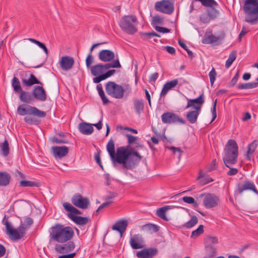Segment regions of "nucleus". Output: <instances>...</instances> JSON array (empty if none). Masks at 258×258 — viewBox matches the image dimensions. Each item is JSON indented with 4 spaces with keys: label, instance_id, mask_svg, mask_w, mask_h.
I'll list each match as a JSON object with an SVG mask.
<instances>
[{
    "label": "nucleus",
    "instance_id": "48",
    "mask_svg": "<svg viewBox=\"0 0 258 258\" xmlns=\"http://www.w3.org/2000/svg\"><path fill=\"white\" fill-rule=\"evenodd\" d=\"M204 232L203 225H200L199 227L195 230L193 231L191 233V237L192 238H196Z\"/></svg>",
    "mask_w": 258,
    "mask_h": 258
},
{
    "label": "nucleus",
    "instance_id": "32",
    "mask_svg": "<svg viewBox=\"0 0 258 258\" xmlns=\"http://www.w3.org/2000/svg\"><path fill=\"white\" fill-rule=\"evenodd\" d=\"M62 206L66 211L69 212L68 214H71L74 215L75 214L80 215L82 214V212L80 210L68 202L63 203Z\"/></svg>",
    "mask_w": 258,
    "mask_h": 258
},
{
    "label": "nucleus",
    "instance_id": "53",
    "mask_svg": "<svg viewBox=\"0 0 258 258\" xmlns=\"http://www.w3.org/2000/svg\"><path fill=\"white\" fill-rule=\"evenodd\" d=\"M216 74H217V73L216 72L215 69L214 68H213L212 70L210 72V73L209 74L210 83L212 85H213V84L215 81Z\"/></svg>",
    "mask_w": 258,
    "mask_h": 258
},
{
    "label": "nucleus",
    "instance_id": "63",
    "mask_svg": "<svg viewBox=\"0 0 258 258\" xmlns=\"http://www.w3.org/2000/svg\"><path fill=\"white\" fill-rule=\"evenodd\" d=\"M28 40L29 41H30V42H31L32 43H34L35 44L37 45L41 49L45 46V45L43 43H42V42H40V41H38V40H36L35 39H33V38H28Z\"/></svg>",
    "mask_w": 258,
    "mask_h": 258
},
{
    "label": "nucleus",
    "instance_id": "42",
    "mask_svg": "<svg viewBox=\"0 0 258 258\" xmlns=\"http://www.w3.org/2000/svg\"><path fill=\"white\" fill-rule=\"evenodd\" d=\"M236 55L237 53L236 51H232L229 54V57L225 63V67L227 69L229 68L231 66L233 61L236 59Z\"/></svg>",
    "mask_w": 258,
    "mask_h": 258
},
{
    "label": "nucleus",
    "instance_id": "22",
    "mask_svg": "<svg viewBox=\"0 0 258 258\" xmlns=\"http://www.w3.org/2000/svg\"><path fill=\"white\" fill-rule=\"evenodd\" d=\"M51 150L53 156L59 158L66 156L69 152V149L66 146H53L51 147Z\"/></svg>",
    "mask_w": 258,
    "mask_h": 258
},
{
    "label": "nucleus",
    "instance_id": "64",
    "mask_svg": "<svg viewBox=\"0 0 258 258\" xmlns=\"http://www.w3.org/2000/svg\"><path fill=\"white\" fill-rule=\"evenodd\" d=\"M28 40L29 41H30V42H31L32 43H34L35 44L37 45L41 49L45 46V45L43 43H42V42H40V41H38V40H36L35 39H33V38H28Z\"/></svg>",
    "mask_w": 258,
    "mask_h": 258
},
{
    "label": "nucleus",
    "instance_id": "15",
    "mask_svg": "<svg viewBox=\"0 0 258 258\" xmlns=\"http://www.w3.org/2000/svg\"><path fill=\"white\" fill-rule=\"evenodd\" d=\"M181 81H182V82H180V85H181L183 83H186V82L183 80L182 78L174 79L166 83L164 85L162 90L161 92L160 96H165L169 90L175 88L178 85L179 81L180 82Z\"/></svg>",
    "mask_w": 258,
    "mask_h": 258
},
{
    "label": "nucleus",
    "instance_id": "46",
    "mask_svg": "<svg viewBox=\"0 0 258 258\" xmlns=\"http://www.w3.org/2000/svg\"><path fill=\"white\" fill-rule=\"evenodd\" d=\"M198 221V220L197 217L196 216H194L191 217V219L187 222L185 223L183 226L187 228H190L194 226L196 224H197Z\"/></svg>",
    "mask_w": 258,
    "mask_h": 258
},
{
    "label": "nucleus",
    "instance_id": "31",
    "mask_svg": "<svg viewBox=\"0 0 258 258\" xmlns=\"http://www.w3.org/2000/svg\"><path fill=\"white\" fill-rule=\"evenodd\" d=\"M135 111L138 114H140L144 109V101L142 99H136L133 101Z\"/></svg>",
    "mask_w": 258,
    "mask_h": 258
},
{
    "label": "nucleus",
    "instance_id": "38",
    "mask_svg": "<svg viewBox=\"0 0 258 258\" xmlns=\"http://www.w3.org/2000/svg\"><path fill=\"white\" fill-rule=\"evenodd\" d=\"M218 242V239L216 236H208L205 238L206 246H215Z\"/></svg>",
    "mask_w": 258,
    "mask_h": 258
},
{
    "label": "nucleus",
    "instance_id": "18",
    "mask_svg": "<svg viewBox=\"0 0 258 258\" xmlns=\"http://www.w3.org/2000/svg\"><path fill=\"white\" fill-rule=\"evenodd\" d=\"M130 244L132 248L135 249H140L144 246V240L141 234H135L131 237Z\"/></svg>",
    "mask_w": 258,
    "mask_h": 258
},
{
    "label": "nucleus",
    "instance_id": "59",
    "mask_svg": "<svg viewBox=\"0 0 258 258\" xmlns=\"http://www.w3.org/2000/svg\"><path fill=\"white\" fill-rule=\"evenodd\" d=\"M154 28L156 31H157L159 32H161V33H169L170 31V30L168 28L162 27L158 26H156L154 27Z\"/></svg>",
    "mask_w": 258,
    "mask_h": 258
},
{
    "label": "nucleus",
    "instance_id": "41",
    "mask_svg": "<svg viewBox=\"0 0 258 258\" xmlns=\"http://www.w3.org/2000/svg\"><path fill=\"white\" fill-rule=\"evenodd\" d=\"M12 86L13 88L14 91L15 92L19 93L22 91V88L20 85V81L16 77H14L12 81Z\"/></svg>",
    "mask_w": 258,
    "mask_h": 258
},
{
    "label": "nucleus",
    "instance_id": "58",
    "mask_svg": "<svg viewBox=\"0 0 258 258\" xmlns=\"http://www.w3.org/2000/svg\"><path fill=\"white\" fill-rule=\"evenodd\" d=\"M200 19L203 23H209L211 20L207 14H202L200 16Z\"/></svg>",
    "mask_w": 258,
    "mask_h": 258
},
{
    "label": "nucleus",
    "instance_id": "9",
    "mask_svg": "<svg viewBox=\"0 0 258 258\" xmlns=\"http://www.w3.org/2000/svg\"><path fill=\"white\" fill-rule=\"evenodd\" d=\"M17 111L18 114L21 116L29 114L42 118L46 115L45 112L38 109L36 107L26 104L20 105L17 108Z\"/></svg>",
    "mask_w": 258,
    "mask_h": 258
},
{
    "label": "nucleus",
    "instance_id": "45",
    "mask_svg": "<svg viewBox=\"0 0 258 258\" xmlns=\"http://www.w3.org/2000/svg\"><path fill=\"white\" fill-rule=\"evenodd\" d=\"M20 186L22 187H38L39 186V184L34 181L21 180L20 182Z\"/></svg>",
    "mask_w": 258,
    "mask_h": 258
},
{
    "label": "nucleus",
    "instance_id": "27",
    "mask_svg": "<svg viewBox=\"0 0 258 258\" xmlns=\"http://www.w3.org/2000/svg\"><path fill=\"white\" fill-rule=\"evenodd\" d=\"M68 216L76 224L79 225H84L90 220L88 217L75 216L71 214H68Z\"/></svg>",
    "mask_w": 258,
    "mask_h": 258
},
{
    "label": "nucleus",
    "instance_id": "55",
    "mask_svg": "<svg viewBox=\"0 0 258 258\" xmlns=\"http://www.w3.org/2000/svg\"><path fill=\"white\" fill-rule=\"evenodd\" d=\"M184 202L187 204H193L194 206H197L198 203L195 201V199L190 197H184L182 198Z\"/></svg>",
    "mask_w": 258,
    "mask_h": 258
},
{
    "label": "nucleus",
    "instance_id": "1",
    "mask_svg": "<svg viewBox=\"0 0 258 258\" xmlns=\"http://www.w3.org/2000/svg\"><path fill=\"white\" fill-rule=\"evenodd\" d=\"M128 148L129 146L118 147L115 153L114 141L111 139L106 146L107 150L114 164H120L123 168L132 170L141 160L142 156L134 149H129Z\"/></svg>",
    "mask_w": 258,
    "mask_h": 258
},
{
    "label": "nucleus",
    "instance_id": "60",
    "mask_svg": "<svg viewBox=\"0 0 258 258\" xmlns=\"http://www.w3.org/2000/svg\"><path fill=\"white\" fill-rule=\"evenodd\" d=\"M169 150L173 151L174 153H176L178 152V157L180 158L183 151L181 150L179 148L174 147H170L168 148Z\"/></svg>",
    "mask_w": 258,
    "mask_h": 258
},
{
    "label": "nucleus",
    "instance_id": "34",
    "mask_svg": "<svg viewBox=\"0 0 258 258\" xmlns=\"http://www.w3.org/2000/svg\"><path fill=\"white\" fill-rule=\"evenodd\" d=\"M159 229V226L150 223L146 224L142 226V230L150 233L156 232Z\"/></svg>",
    "mask_w": 258,
    "mask_h": 258
},
{
    "label": "nucleus",
    "instance_id": "17",
    "mask_svg": "<svg viewBox=\"0 0 258 258\" xmlns=\"http://www.w3.org/2000/svg\"><path fill=\"white\" fill-rule=\"evenodd\" d=\"M34 99L43 102L47 99V94L44 89L40 86H35L32 90Z\"/></svg>",
    "mask_w": 258,
    "mask_h": 258
},
{
    "label": "nucleus",
    "instance_id": "21",
    "mask_svg": "<svg viewBox=\"0 0 258 258\" xmlns=\"http://www.w3.org/2000/svg\"><path fill=\"white\" fill-rule=\"evenodd\" d=\"M98 58L102 61L109 62L114 59L115 54L110 50L103 49L99 52Z\"/></svg>",
    "mask_w": 258,
    "mask_h": 258
},
{
    "label": "nucleus",
    "instance_id": "51",
    "mask_svg": "<svg viewBox=\"0 0 258 258\" xmlns=\"http://www.w3.org/2000/svg\"><path fill=\"white\" fill-rule=\"evenodd\" d=\"M206 248L209 257H213L216 255V248L215 246H206Z\"/></svg>",
    "mask_w": 258,
    "mask_h": 258
},
{
    "label": "nucleus",
    "instance_id": "24",
    "mask_svg": "<svg viewBox=\"0 0 258 258\" xmlns=\"http://www.w3.org/2000/svg\"><path fill=\"white\" fill-rule=\"evenodd\" d=\"M128 225L127 221L120 219L117 221L112 226V229L118 231L121 235L124 232Z\"/></svg>",
    "mask_w": 258,
    "mask_h": 258
},
{
    "label": "nucleus",
    "instance_id": "14",
    "mask_svg": "<svg viewBox=\"0 0 258 258\" xmlns=\"http://www.w3.org/2000/svg\"><path fill=\"white\" fill-rule=\"evenodd\" d=\"M161 119L164 123L173 124L179 123L184 124L185 123V120L180 118L175 113L171 112H167L162 114L161 115Z\"/></svg>",
    "mask_w": 258,
    "mask_h": 258
},
{
    "label": "nucleus",
    "instance_id": "19",
    "mask_svg": "<svg viewBox=\"0 0 258 258\" xmlns=\"http://www.w3.org/2000/svg\"><path fill=\"white\" fill-rule=\"evenodd\" d=\"M75 247L74 242L69 241L63 244H56L55 250L59 253H67L73 251Z\"/></svg>",
    "mask_w": 258,
    "mask_h": 258
},
{
    "label": "nucleus",
    "instance_id": "30",
    "mask_svg": "<svg viewBox=\"0 0 258 258\" xmlns=\"http://www.w3.org/2000/svg\"><path fill=\"white\" fill-rule=\"evenodd\" d=\"M115 70H111L109 71H106L105 72L104 74H103L102 75H101L100 76H98L97 77H95L93 79V82L94 83H99L101 81L104 80L108 78L111 77V76L113 75L115 73Z\"/></svg>",
    "mask_w": 258,
    "mask_h": 258
},
{
    "label": "nucleus",
    "instance_id": "10",
    "mask_svg": "<svg viewBox=\"0 0 258 258\" xmlns=\"http://www.w3.org/2000/svg\"><path fill=\"white\" fill-rule=\"evenodd\" d=\"M4 224L6 226V233L14 240H18L22 238L25 234L26 227L24 225H20L17 229H14L11 224L8 221L5 222Z\"/></svg>",
    "mask_w": 258,
    "mask_h": 258
},
{
    "label": "nucleus",
    "instance_id": "47",
    "mask_svg": "<svg viewBox=\"0 0 258 258\" xmlns=\"http://www.w3.org/2000/svg\"><path fill=\"white\" fill-rule=\"evenodd\" d=\"M156 36L158 37H160V36L157 33L152 32H148V33H144L141 34V37L143 40H147L153 37Z\"/></svg>",
    "mask_w": 258,
    "mask_h": 258
},
{
    "label": "nucleus",
    "instance_id": "16",
    "mask_svg": "<svg viewBox=\"0 0 258 258\" xmlns=\"http://www.w3.org/2000/svg\"><path fill=\"white\" fill-rule=\"evenodd\" d=\"M59 63L60 68L63 71H68L72 69L75 60L72 57L65 55L60 58Z\"/></svg>",
    "mask_w": 258,
    "mask_h": 258
},
{
    "label": "nucleus",
    "instance_id": "37",
    "mask_svg": "<svg viewBox=\"0 0 258 258\" xmlns=\"http://www.w3.org/2000/svg\"><path fill=\"white\" fill-rule=\"evenodd\" d=\"M169 209L170 208L169 206H165L159 208L156 211V215L161 219L167 221H168V219L166 216L165 213L166 211Z\"/></svg>",
    "mask_w": 258,
    "mask_h": 258
},
{
    "label": "nucleus",
    "instance_id": "56",
    "mask_svg": "<svg viewBox=\"0 0 258 258\" xmlns=\"http://www.w3.org/2000/svg\"><path fill=\"white\" fill-rule=\"evenodd\" d=\"M93 56L92 55V54H91V53H90L86 59V67L87 68H90L91 69V64L93 62Z\"/></svg>",
    "mask_w": 258,
    "mask_h": 258
},
{
    "label": "nucleus",
    "instance_id": "20",
    "mask_svg": "<svg viewBox=\"0 0 258 258\" xmlns=\"http://www.w3.org/2000/svg\"><path fill=\"white\" fill-rule=\"evenodd\" d=\"M157 249L149 248L138 251L136 255L138 258H152L157 254Z\"/></svg>",
    "mask_w": 258,
    "mask_h": 258
},
{
    "label": "nucleus",
    "instance_id": "7",
    "mask_svg": "<svg viewBox=\"0 0 258 258\" xmlns=\"http://www.w3.org/2000/svg\"><path fill=\"white\" fill-rule=\"evenodd\" d=\"M121 64L119 62L118 58L115 59L111 63H107L105 64L99 63L91 67V74L97 77L103 74L110 68H120Z\"/></svg>",
    "mask_w": 258,
    "mask_h": 258
},
{
    "label": "nucleus",
    "instance_id": "62",
    "mask_svg": "<svg viewBox=\"0 0 258 258\" xmlns=\"http://www.w3.org/2000/svg\"><path fill=\"white\" fill-rule=\"evenodd\" d=\"M238 78H239V75H238V73H237L235 74V75L234 76V77L232 79L230 82L229 83V86L233 87V86H234L236 84V83L238 79Z\"/></svg>",
    "mask_w": 258,
    "mask_h": 258
},
{
    "label": "nucleus",
    "instance_id": "28",
    "mask_svg": "<svg viewBox=\"0 0 258 258\" xmlns=\"http://www.w3.org/2000/svg\"><path fill=\"white\" fill-rule=\"evenodd\" d=\"M221 40V38L219 36H215L211 32L206 33L202 40L204 44H212Z\"/></svg>",
    "mask_w": 258,
    "mask_h": 258
},
{
    "label": "nucleus",
    "instance_id": "23",
    "mask_svg": "<svg viewBox=\"0 0 258 258\" xmlns=\"http://www.w3.org/2000/svg\"><path fill=\"white\" fill-rule=\"evenodd\" d=\"M21 81L23 86L26 87H30L34 84L42 85V83L32 74H30L29 75L28 79L26 78H22L21 79Z\"/></svg>",
    "mask_w": 258,
    "mask_h": 258
},
{
    "label": "nucleus",
    "instance_id": "11",
    "mask_svg": "<svg viewBox=\"0 0 258 258\" xmlns=\"http://www.w3.org/2000/svg\"><path fill=\"white\" fill-rule=\"evenodd\" d=\"M199 197L203 198V205L207 209L215 208L220 203L219 197L214 194H201Z\"/></svg>",
    "mask_w": 258,
    "mask_h": 258
},
{
    "label": "nucleus",
    "instance_id": "61",
    "mask_svg": "<svg viewBox=\"0 0 258 258\" xmlns=\"http://www.w3.org/2000/svg\"><path fill=\"white\" fill-rule=\"evenodd\" d=\"M24 120L25 122L28 123H30V124H35V123H37L36 122V119H34L33 118L30 117V116H25L24 118Z\"/></svg>",
    "mask_w": 258,
    "mask_h": 258
},
{
    "label": "nucleus",
    "instance_id": "8",
    "mask_svg": "<svg viewBox=\"0 0 258 258\" xmlns=\"http://www.w3.org/2000/svg\"><path fill=\"white\" fill-rule=\"evenodd\" d=\"M105 90L108 95L118 99L123 97L125 91L122 86L112 81L106 84Z\"/></svg>",
    "mask_w": 258,
    "mask_h": 258
},
{
    "label": "nucleus",
    "instance_id": "44",
    "mask_svg": "<svg viewBox=\"0 0 258 258\" xmlns=\"http://www.w3.org/2000/svg\"><path fill=\"white\" fill-rule=\"evenodd\" d=\"M196 2H200L205 7H211L218 5L217 3L214 0H194Z\"/></svg>",
    "mask_w": 258,
    "mask_h": 258
},
{
    "label": "nucleus",
    "instance_id": "43",
    "mask_svg": "<svg viewBox=\"0 0 258 258\" xmlns=\"http://www.w3.org/2000/svg\"><path fill=\"white\" fill-rule=\"evenodd\" d=\"M258 87V83L250 82L244 84H239L237 87L239 89H248Z\"/></svg>",
    "mask_w": 258,
    "mask_h": 258
},
{
    "label": "nucleus",
    "instance_id": "26",
    "mask_svg": "<svg viewBox=\"0 0 258 258\" xmlns=\"http://www.w3.org/2000/svg\"><path fill=\"white\" fill-rule=\"evenodd\" d=\"M19 93H20L19 98L22 102L29 104L34 101L32 92L30 93L22 90Z\"/></svg>",
    "mask_w": 258,
    "mask_h": 258
},
{
    "label": "nucleus",
    "instance_id": "12",
    "mask_svg": "<svg viewBox=\"0 0 258 258\" xmlns=\"http://www.w3.org/2000/svg\"><path fill=\"white\" fill-rule=\"evenodd\" d=\"M71 202L74 206L82 209H87L90 205L89 199L83 197L80 193H76L72 196Z\"/></svg>",
    "mask_w": 258,
    "mask_h": 258
},
{
    "label": "nucleus",
    "instance_id": "33",
    "mask_svg": "<svg viewBox=\"0 0 258 258\" xmlns=\"http://www.w3.org/2000/svg\"><path fill=\"white\" fill-rule=\"evenodd\" d=\"M10 175L7 172H0V186H7L10 183Z\"/></svg>",
    "mask_w": 258,
    "mask_h": 258
},
{
    "label": "nucleus",
    "instance_id": "39",
    "mask_svg": "<svg viewBox=\"0 0 258 258\" xmlns=\"http://www.w3.org/2000/svg\"><path fill=\"white\" fill-rule=\"evenodd\" d=\"M257 145L258 141L254 140L251 144H250L248 146V149L247 151V158L248 160H250L249 155L252 154L254 152Z\"/></svg>",
    "mask_w": 258,
    "mask_h": 258
},
{
    "label": "nucleus",
    "instance_id": "2",
    "mask_svg": "<svg viewBox=\"0 0 258 258\" xmlns=\"http://www.w3.org/2000/svg\"><path fill=\"white\" fill-rule=\"evenodd\" d=\"M74 235V231L71 227L59 223L54 224L49 231L50 240L60 243L70 241Z\"/></svg>",
    "mask_w": 258,
    "mask_h": 258
},
{
    "label": "nucleus",
    "instance_id": "57",
    "mask_svg": "<svg viewBox=\"0 0 258 258\" xmlns=\"http://www.w3.org/2000/svg\"><path fill=\"white\" fill-rule=\"evenodd\" d=\"M33 220L30 217H26L24 219V223L21 225H24L25 227H27L26 229L29 228V227L33 224Z\"/></svg>",
    "mask_w": 258,
    "mask_h": 258
},
{
    "label": "nucleus",
    "instance_id": "35",
    "mask_svg": "<svg viewBox=\"0 0 258 258\" xmlns=\"http://www.w3.org/2000/svg\"><path fill=\"white\" fill-rule=\"evenodd\" d=\"M198 180H200V183L202 185H205L213 181V179L209 176H206L202 173V170L199 171V175L197 177Z\"/></svg>",
    "mask_w": 258,
    "mask_h": 258
},
{
    "label": "nucleus",
    "instance_id": "50",
    "mask_svg": "<svg viewBox=\"0 0 258 258\" xmlns=\"http://www.w3.org/2000/svg\"><path fill=\"white\" fill-rule=\"evenodd\" d=\"M178 44L182 48H183L184 50L186 51L188 57L191 59L192 58V57H194L193 53L191 50L187 48L186 44L180 40H178Z\"/></svg>",
    "mask_w": 258,
    "mask_h": 258
},
{
    "label": "nucleus",
    "instance_id": "13",
    "mask_svg": "<svg viewBox=\"0 0 258 258\" xmlns=\"http://www.w3.org/2000/svg\"><path fill=\"white\" fill-rule=\"evenodd\" d=\"M155 9L163 13L171 14L174 11V6L168 0H162L155 3Z\"/></svg>",
    "mask_w": 258,
    "mask_h": 258
},
{
    "label": "nucleus",
    "instance_id": "5",
    "mask_svg": "<svg viewBox=\"0 0 258 258\" xmlns=\"http://www.w3.org/2000/svg\"><path fill=\"white\" fill-rule=\"evenodd\" d=\"M243 10L249 17H246L245 21L251 25L258 22V0H245Z\"/></svg>",
    "mask_w": 258,
    "mask_h": 258
},
{
    "label": "nucleus",
    "instance_id": "4",
    "mask_svg": "<svg viewBox=\"0 0 258 258\" xmlns=\"http://www.w3.org/2000/svg\"><path fill=\"white\" fill-rule=\"evenodd\" d=\"M238 148L236 141L230 139L227 142L224 149L223 160L225 166L230 168L229 164H234L237 161Z\"/></svg>",
    "mask_w": 258,
    "mask_h": 258
},
{
    "label": "nucleus",
    "instance_id": "49",
    "mask_svg": "<svg viewBox=\"0 0 258 258\" xmlns=\"http://www.w3.org/2000/svg\"><path fill=\"white\" fill-rule=\"evenodd\" d=\"M163 23V18L158 15H156L152 18V25L155 27L157 25H162Z\"/></svg>",
    "mask_w": 258,
    "mask_h": 258
},
{
    "label": "nucleus",
    "instance_id": "52",
    "mask_svg": "<svg viewBox=\"0 0 258 258\" xmlns=\"http://www.w3.org/2000/svg\"><path fill=\"white\" fill-rule=\"evenodd\" d=\"M125 136L127 139V142L128 145L127 146H129V147H130V145L133 144L134 143H135L138 139L137 137L133 136L130 134H125ZM129 149H131L132 148H128Z\"/></svg>",
    "mask_w": 258,
    "mask_h": 258
},
{
    "label": "nucleus",
    "instance_id": "29",
    "mask_svg": "<svg viewBox=\"0 0 258 258\" xmlns=\"http://www.w3.org/2000/svg\"><path fill=\"white\" fill-rule=\"evenodd\" d=\"M237 190L240 194L245 190H251L255 193L258 192L254 184L250 181H245L241 186H238Z\"/></svg>",
    "mask_w": 258,
    "mask_h": 258
},
{
    "label": "nucleus",
    "instance_id": "54",
    "mask_svg": "<svg viewBox=\"0 0 258 258\" xmlns=\"http://www.w3.org/2000/svg\"><path fill=\"white\" fill-rule=\"evenodd\" d=\"M217 102V100L216 99L213 103V107L211 109V112L212 114L213 118L211 121V123H212L216 119V118L217 117V113H216Z\"/></svg>",
    "mask_w": 258,
    "mask_h": 258
},
{
    "label": "nucleus",
    "instance_id": "40",
    "mask_svg": "<svg viewBox=\"0 0 258 258\" xmlns=\"http://www.w3.org/2000/svg\"><path fill=\"white\" fill-rule=\"evenodd\" d=\"M207 13L211 20L215 19L219 14V11L213 7L208 8Z\"/></svg>",
    "mask_w": 258,
    "mask_h": 258
},
{
    "label": "nucleus",
    "instance_id": "36",
    "mask_svg": "<svg viewBox=\"0 0 258 258\" xmlns=\"http://www.w3.org/2000/svg\"><path fill=\"white\" fill-rule=\"evenodd\" d=\"M0 150L1 154L4 157L8 156L10 152V148L8 142L7 140H5L2 144H0Z\"/></svg>",
    "mask_w": 258,
    "mask_h": 258
},
{
    "label": "nucleus",
    "instance_id": "25",
    "mask_svg": "<svg viewBox=\"0 0 258 258\" xmlns=\"http://www.w3.org/2000/svg\"><path fill=\"white\" fill-rule=\"evenodd\" d=\"M79 130L83 135H89L93 133L94 128L90 123L82 122L79 123Z\"/></svg>",
    "mask_w": 258,
    "mask_h": 258
},
{
    "label": "nucleus",
    "instance_id": "6",
    "mask_svg": "<svg viewBox=\"0 0 258 258\" xmlns=\"http://www.w3.org/2000/svg\"><path fill=\"white\" fill-rule=\"evenodd\" d=\"M138 24V21L136 16L127 15L121 18L119 25L123 32L130 35H133L138 31L137 28Z\"/></svg>",
    "mask_w": 258,
    "mask_h": 258
},
{
    "label": "nucleus",
    "instance_id": "3",
    "mask_svg": "<svg viewBox=\"0 0 258 258\" xmlns=\"http://www.w3.org/2000/svg\"><path fill=\"white\" fill-rule=\"evenodd\" d=\"M187 101L185 109L192 107L194 110L188 111L186 113V118L187 120L192 124L195 123L201 111L202 105L205 102L204 94L203 92L199 97L195 99H189L186 98Z\"/></svg>",
    "mask_w": 258,
    "mask_h": 258
}]
</instances>
